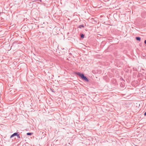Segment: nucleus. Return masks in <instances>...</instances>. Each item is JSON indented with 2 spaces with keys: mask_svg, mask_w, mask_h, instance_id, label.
Wrapping results in <instances>:
<instances>
[{
  "mask_svg": "<svg viewBox=\"0 0 146 146\" xmlns=\"http://www.w3.org/2000/svg\"><path fill=\"white\" fill-rule=\"evenodd\" d=\"M76 74L78 75L83 80H85L86 82H88L89 80L87 78L84 76V74H81L80 72H77Z\"/></svg>",
  "mask_w": 146,
  "mask_h": 146,
  "instance_id": "1",
  "label": "nucleus"
},
{
  "mask_svg": "<svg viewBox=\"0 0 146 146\" xmlns=\"http://www.w3.org/2000/svg\"><path fill=\"white\" fill-rule=\"evenodd\" d=\"M19 136V134H18L17 133H14L13 134H12V135H11V136L10 137L11 138H12V137H13V136Z\"/></svg>",
  "mask_w": 146,
  "mask_h": 146,
  "instance_id": "2",
  "label": "nucleus"
},
{
  "mask_svg": "<svg viewBox=\"0 0 146 146\" xmlns=\"http://www.w3.org/2000/svg\"><path fill=\"white\" fill-rule=\"evenodd\" d=\"M136 39L139 41H140L141 40V38L139 37H136Z\"/></svg>",
  "mask_w": 146,
  "mask_h": 146,
  "instance_id": "3",
  "label": "nucleus"
},
{
  "mask_svg": "<svg viewBox=\"0 0 146 146\" xmlns=\"http://www.w3.org/2000/svg\"><path fill=\"white\" fill-rule=\"evenodd\" d=\"M32 134H33L32 133H27V135H31Z\"/></svg>",
  "mask_w": 146,
  "mask_h": 146,
  "instance_id": "4",
  "label": "nucleus"
},
{
  "mask_svg": "<svg viewBox=\"0 0 146 146\" xmlns=\"http://www.w3.org/2000/svg\"><path fill=\"white\" fill-rule=\"evenodd\" d=\"M81 38H84V35L83 34H82L81 35Z\"/></svg>",
  "mask_w": 146,
  "mask_h": 146,
  "instance_id": "5",
  "label": "nucleus"
},
{
  "mask_svg": "<svg viewBox=\"0 0 146 146\" xmlns=\"http://www.w3.org/2000/svg\"><path fill=\"white\" fill-rule=\"evenodd\" d=\"M84 26L83 25H81L79 26V28H81L82 27H84Z\"/></svg>",
  "mask_w": 146,
  "mask_h": 146,
  "instance_id": "6",
  "label": "nucleus"
},
{
  "mask_svg": "<svg viewBox=\"0 0 146 146\" xmlns=\"http://www.w3.org/2000/svg\"><path fill=\"white\" fill-rule=\"evenodd\" d=\"M144 43H145V44H146V40H145L144 41Z\"/></svg>",
  "mask_w": 146,
  "mask_h": 146,
  "instance_id": "7",
  "label": "nucleus"
},
{
  "mask_svg": "<svg viewBox=\"0 0 146 146\" xmlns=\"http://www.w3.org/2000/svg\"><path fill=\"white\" fill-rule=\"evenodd\" d=\"M17 137H18L19 138H20V137L19 136H19H17Z\"/></svg>",
  "mask_w": 146,
  "mask_h": 146,
  "instance_id": "8",
  "label": "nucleus"
},
{
  "mask_svg": "<svg viewBox=\"0 0 146 146\" xmlns=\"http://www.w3.org/2000/svg\"><path fill=\"white\" fill-rule=\"evenodd\" d=\"M144 115H146V112L144 113Z\"/></svg>",
  "mask_w": 146,
  "mask_h": 146,
  "instance_id": "9",
  "label": "nucleus"
}]
</instances>
